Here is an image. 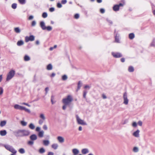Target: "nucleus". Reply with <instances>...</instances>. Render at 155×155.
Returning <instances> with one entry per match:
<instances>
[{
  "mask_svg": "<svg viewBox=\"0 0 155 155\" xmlns=\"http://www.w3.org/2000/svg\"><path fill=\"white\" fill-rule=\"evenodd\" d=\"M18 152L21 154H23L25 153V151L24 148H21L19 149Z\"/></svg>",
  "mask_w": 155,
  "mask_h": 155,
  "instance_id": "72a5a7b5",
  "label": "nucleus"
},
{
  "mask_svg": "<svg viewBox=\"0 0 155 155\" xmlns=\"http://www.w3.org/2000/svg\"><path fill=\"white\" fill-rule=\"evenodd\" d=\"M81 152L83 154H86L89 152V151L87 148H84L81 150Z\"/></svg>",
  "mask_w": 155,
  "mask_h": 155,
  "instance_id": "2eb2a0df",
  "label": "nucleus"
},
{
  "mask_svg": "<svg viewBox=\"0 0 155 155\" xmlns=\"http://www.w3.org/2000/svg\"><path fill=\"white\" fill-rule=\"evenodd\" d=\"M133 151L135 153L139 151L138 148L136 147H134L133 149Z\"/></svg>",
  "mask_w": 155,
  "mask_h": 155,
  "instance_id": "4c0bfd02",
  "label": "nucleus"
},
{
  "mask_svg": "<svg viewBox=\"0 0 155 155\" xmlns=\"http://www.w3.org/2000/svg\"><path fill=\"white\" fill-rule=\"evenodd\" d=\"M67 2V0H62L61 1V3L62 4L64 5Z\"/></svg>",
  "mask_w": 155,
  "mask_h": 155,
  "instance_id": "3c124183",
  "label": "nucleus"
},
{
  "mask_svg": "<svg viewBox=\"0 0 155 155\" xmlns=\"http://www.w3.org/2000/svg\"><path fill=\"white\" fill-rule=\"evenodd\" d=\"M35 38V36L33 35H30L29 36H26L25 37V41L26 42H28L29 41H33L34 40Z\"/></svg>",
  "mask_w": 155,
  "mask_h": 155,
  "instance_id": "1a4fd4ad",
  "label": "nucleus"
},
{
  "mask_svg": "<svg viewBox=\"0 0 155 155\" xmlns=\"http://www.w3.org/2000/svg\"><path fill=\"white\" fill-rule=\"evenodd\" d=\"M120 61L122 62H124L125 61V58H122L120 59Z\"/></svg>",
  "mask_w": 155,
  "mask_h": 155,
  "instance_id": "0e129e2a",
  "label": "nucleus"
},
{
  "mask_svg": "<svg viewBox=\"0 0 155 155\" xmlns=\"http://www.w3.org/2000/svg\"><path fill=\"white\" fill-rule=\"evenodd\" d=\"M43 128L45 130H47L48 129L47 126L45 124L44 125L43 127Z\"/></svg>",
  "mask_w": 155,
  "mask_h": 155,
  "instance_id": "864d4df0",
  "label": "nucleus"
},
{
  "mask_svg": "<svg viewBox=\"0 0 155 155\" xmlns=\"http://www.w3.org/2000/svg\"><path fill=\"white\" fill-rule=\"evenodd\" d=\"M19 3L21 5L25 4L26 3L25 0H18Z\"/></svg>",
  "mask_w": 155,
  "mask_h": 155,
  "instance_id": "e433bc0d",
  "label": "nucleus"
},
{
  "mask_svg": "<svg viewBox=\"0 0 155 155\" xmlns=\"http://www.w3.org/2000/svg\"><path fill=\"white\" fill-rule=\"evenodd\" d=\"M17 4L15 3H13L12 5V8L14 9H15L17 8Z\"/></svg>",
  "mask_w": 155,
  "mask_h": 155,
  "instance_id": "a19ab883",
  "label": "nucleus"
},
{
  "mask_svg": "<svg viewBox=\"0 0 155 155\" xmlns=\"http://www.w3.org/2000/svg\"><path fill=\"white\" fill-rule=\"evenodd\" d=\"M7 133L6 130H3L0 131V135L2 136H5Z\"/></svg>",
  "mask_w": 155,
  "mask_h": 155,
  "instance_id": "4468645a",
  "label": "nucleus"
},
{
  "mask_svg": "<svg viewBox=\"0 0 155 155\" xmlns=\"http://www.w3.org/2000/svg\"><path fill=\"white\" fill-rule=\"evenodd\" d=\"M40 26L41 29L44 30H47L48 31H51L52 30V27L50 26H46L45 22L43 21H41L40 22Z\"/></svg>",
  "mask_w": 155,
  "mask_h": 155,
  "instance_id": "f257e3e1",
  "label": "nucleus"
},
{
  "mask_svg": "<svg viewBox=\"0 0 155 155\" xmlns=\"http://www.w3.org/2000/svg\"><path fill=\"white\" fill-rule=\"evenodd\" d=\"M9 151L13 153H16L17 152V151L15 150V149L13 147H12V148L10 149Z\"/></svg>",
  "mask_w": 155,
  "mask_h": 155,
  "instance_id": "2f4dec72",
  "label": "nucleus"
},
{
  "mask_svg": "<svg viewBox=\"0 0 155 155\" xmlns=\"http://www.w3.org/2000/svg\"><path fill=\"white\" fill-rule=\"evenodd\" d=\"M49 10L50 12H53L54 11V8L53 7L50 8L49 9Z\"/></svg>",
  "mask_w": 155,
  "mask_h": 155,
  "instance_id": "5fc2aeb1",
  "label": "nucleus"
},
{
  "mask_svg": "<svg viewBox=\"0 0 155 155\" xmlns=\"http://www.w3.org/2000/svg\"><path fill=\"white\" fill-rule=\"evenodd\" d=\"M0 95L2 94L3 92V88L2 87H0Z\"/></svg>",
  "mask_w": 155,
  "mask_h": 155,
  "instance_id": "4d7b16f0",
  "label": "nucleus"
},
{
  "mask_svg": "<svg viewBox=\"0 0 155 155\" xmlns=\"http://www.w3.org/2000/svg\"><path fill=\"white\" fill-rule=\"evenodd\" d=\"M38 152L42 154L45 152V150L43 147H41L39 149Z\"/></svg>",
  "mask_w": 155,
  "mask_h": 155,
  "instance_id": "393cba45",
  "label": "nucleus"
},
{
  "mask_svg": "<svg viewBox=\"0 0 155 155\" xmlns=\"http://www.w3.org/2000/svg\"><path fill=\"white\" fill-rule=\"evenodd\" d=\"M28 127L31 130H34L35 127L34 125L32 123H31L28 125Z\"/></svg>",
  "mask_w": 155,
  "mask_h": 155,
  "instance_id": "a878e982",
  "label": "nucleus"
},
{
  "mask_svg": "<svg viewBox=\"0 0 155 155\" xmlns=\"http://www.w3.org/2000/svg\"><path fill=\"white\" fill-rule=\"evenodd\" d=\"M23 110H25L26 112H27L28 113H30V110L28 109H27V108H26L25 107H23Z\"/></svg>",
  "mask_w": 155,
  "mask_h": 155,
  "instance_id": "c03bdc74",
  "label": "nucleus"
},
{
  "mask_svg": "<svg viewBox=\"0 0 155 155\" xmlns=\"http://www.w3.org/2000/svg\"><path fill=\"white\" fill-rule=\"evenodd\" d=\"M40 117L43 120H44L45 119L44 114H40Z\"/></svg>",
  "mask_w": 155,
  "mask_h": 155,
  "instance_id": "37998d69",
  "label": "nucleus"
},
{
  "mask_svg": "<svg viewBox=\"0 0 155 155\" xmlns=\"http://www.w3.org/2000/svg\"><path fill=\"white\" fill-rule=\"evenodd\" d=\"M43 120L42 119H40L38 121V123L40 124L41 125L42 124L43 122Z\"/></svg>",
  "mask_w": 155,
  "mask_h": 155,
  "instance_id": "6e6d98bb",
  "label": "nucleus"
},
{
  "mask_svg": "<svg viewBox=\"0 0 155 155\" xmlns=\"http://www.w3.org/2000/svg\"><path fill=\"white\" fill-rule=\"evenodd\" d=\"M132 126L134 127H136L137 126V123L135 122H134L132 123Z\"/></svg>",
  "mask_w": 155,
  "mask_h": 155,
  "instance_id": "603ef678",
  "label": "nucleus"
},
{
  "mask_svg": "<svg viewBox=\"0 0 155 155\" xmlns=\"http://www.w3.org/2000/svg\"><path fill=\"white\" fill-rule=\"evenodd\" d=\"M34 141L32 140H29L27 144L28 145L30 146H31L34 144Z\"/></svg>",
  "mask_w": 155,
  "mask_h": 155,
  "instance_id": "c9c22d12",
  "label": "nucleus"
},
{
  "mask_svg": "<svg viewBox=\"0 0 155 155\" xmlns=\"http://www.w3.org/2000/svg\"><path fill=\"white\" fill-rule=\"evenodd\" d=\"M21 130L22 137L28 136L30 134V132L28 130H26L25 129Z\"/></svg>",
  "mask_w": 155,
  "mask_h": 155,
  "instance_id": "6e6552de",
  "label": "nucleus"
},
{
  "mask_svg": "<svg viewBox=\"0 0 155 155\" xmlns=\"http://www.w3.org/2000/svg\"><path fill=\"white\" fill-rule=\"evenodd\" d=\"M43 143L44 145L45 146H48L49 143V141L48 140H44L43 141Z\"/></svg>",
  "mask_w": 155,
  "mask_h": 155,
  "instance_id": "412c9836",
  "label": "nucleus"
},
{
  "mask_svg": "<svg viewBox=\"0 0 155 155\" xmlns=\"http://www.w3.org/2000/svg\"><path fill=\"white\" fill-rule=\"evenodd\" d=\"M128 70L129 72H132L134 71V68L132 66H129L128 67Z\"/></svg>",
  "mask_w": 155,
  "mask_h": 155,
  "instance_id": "b1692460",
  "label": "nucleus"
},
{
  "mask_svg": "<svg viewBox=\"0 0 155 155\" xmlns=\"http://www.w3.org/2000/svg\"><path fill=\"white\" fill-rule=\"evenodd\" d=\"M90 88V87L88 85H86L84 87V88L85 89L88 88V89H89Z\"/></svg>",
  "mask_w": 155,
  "mask_h": 155,
  "instance_id": "69168bd1",
  "label": "nucleus"
},
{
  "mask_svg": "<svg viewBox=\"0 0 155 155\" xmlns=\"http://www.w3.org/2000/svg\"><path fill=\"white\" fill-rule=\"evenodd\" d=\"M20 124L23 126H25L27 125V122L24 120H21L20 121Z\"/></svg>",
  "mask_w": 155,
  "mask_h": 155,
  "instance_id": "473e14b6",
  "label": "nucleus"
},
{
  "mask_svg": "<svg viewBox=\"0 0 155 155\" xmlns=\"http://www.w3.org/2000/svg\"><path fill=\"white\" fill-rule=\"evenodd\" d=\"M24 44V42L22 40H20L18 41L17 42V45L18 46H21L22 45H23Z\"/></svg>",
  "mask_w": 155,
  "mask_h": 155,
  "instance_id": "5701e85b",
  "label": "nucleus"
},
{
  "mask_svg": "<svg viewBox=\"0 0 155 155\" xmlns=\"http://www.w3.org/2000/svg\"><path fill=\"white\" fill-rule=\"evenodd\" d=\"M58 145L56 143H54L53 144L52 146V147L55 150L57 149L58 147Z\"/></svg>",
  "mask_w": 155,
  "mask_h": 155,
  "instance_id": "f704fd0d",
  "label": "nucleus"
},
{
  "mask_svg": "<svg viewBox=\"0 0 155 155\" xmlns=\"http://www.w3.org/2000/svg\"><path fill=\"white\" fill-rule=\"evenodd\" d=\"M82 85V83L81 81H79L78 84V87L77 91H78L80 89V88L81 87Z\"/></svg>",
  "mask_w": 155,
  "mask_h": 155,
  "instance_id": "4be33fe9",
  "label": "nucleus"
},
{
  "mask_svg": "<svg viewBox=\"0 0 155 155\" xmlns=\"http://www.w3.org/2000/svg\"><path fill=\"white\" fill-rule=\"evenodd\" d=\"M15 31L17 33H20L21 32V30L19 27H16L14 28Z\"/></svg>",
  "mask_w": 155,
  "mask_h": 155,
  "instance_id": "7c9ffc66",
  "label": "nucleus"
},
{
  "mask_svg": "<svg viewBox=\"0 0 155 155\" xmlns=\"http://www.w3.org/2000/svg\"><path fill=\"white\" fill-rule=\"evenodd\" d=\"M72 151L73 154L75 153L77 154H78L79 153V150L78 149L76 148L73 149L72 150Z\"/></svg>",
  "mask_w": 155,
  "mask_h": 155,
  "instance_id": "cd10ccee",
  "label": "nucleus"
},
{
  "mask_svg": "<svg viewBox=\"0 0 155 155\" xmlns=\"http://www.w3.org/2000/svg\"><path fill=\"white\" fill-rule=\"evenodd\" d=\"M65 105L64 104V105L63 107H62V109L63 110H65L66 108V105Z\"/></svg>",
  "mask_w": 155,
  "mask_h": 155,
  "instance_id": "e2e57ef3",
  "label": "nucleus"
},
{
  "mask_svg": "<svg viewBox=\"0 0 155 155\" xmlns=\"http://www.w3.org/2000/svg\"><path fill=\"white\" fill-rule=\"evenodd\" d=\"M57 139L59 142L60 143H62L64 141V139L63 137L61 136H58L57 137Z\"/></svg>",
  "mask_w": 155,
  "mask_h": 155,
  "instance_id": "dca6fc26",
  "label": "nucleus"
},
{
  "mask_svg": "<svg viewBox=\"0 0 155 155\" xmlns=\"http://www.w3.org/2000/svg\"><path fill=\"white\" fill-rule=\"evenodd\" d=\"M14 107L16 109L22 110H23L24 107L21 106L18 104H15L14 105Z\"/></svg>",
  "mask_w": 155,
  "mask_h": 155,
  "instance_id": "f8f14e48",
  "label": "nucleus"
},
{
  "mask_svg": "<svg viewBox=\"0 0 155 155\" xmlns=\"http://www.w3.org/2000/svg\"><path fill=\"white\" fill-rule=\"evenodd\" d=\"M135 35L133 33H130L129 35V38L130 39H132L134 38Z\"/></svg>",
  "mask_w": 155,
  "mask_h": 155,
  "instance_id": "c756f323",
  "label": "nucleus"
},
{
  "mask_svg": "<svg viewBox=\"0 0 155 155\" xmlns=\"http://www.w3.org/2000/svg\"><path fill=\"white\" fill-rule=\"evenodd\" d=\"M36 25V22L35 21H33L32 22L31 25L32 26H34Z\"/></svg>",
  "mask_w": 155,
  "mask_h": 155,
  "instance_id": "de8ad7c7",
  "label": "nucleus"
},
{
  "mask_svg": "<svg viewBox=\"0 0 155 155\" xmlns=\"http://www.w3.org/2000/svg\"><path fill=\"white\" fill-rule=\"evenodd\" d=\"M44 131L43 130H41L38 132V136L40 138L42 137L43 136Z\"/></svg>",
  "mask_w": 155,
  "mask_h": 155,
  "instance_id": "aec40b11",
  "label": "nucleus"
},
{
  "mask_svg": "<svg viewBox=\"0 0 155 155\" xmlns=\"http://www.w3.org/2000/svg\"><path fill=\"white\" fill-rule=\"evenodd\" d=\"M33 18L34 17L32 15H30L28 17V19L29 20H31L33 19Z\"/></svg>",
  "mask_w": 155,
  "mask_h": 155,
  "instance_id": "052dcab7",
  "label": "nucleus"
},
{
  "mask_svg": "<svg viewBox=\"0 0 155 155\" xmlns=\"http://www.w3.org/2000/svg\"><path fill=\"white\" fill-rule=\"evenodd\" d=\"M68 78V77L67 75L64 74L62 77V79L63 81H65Z\"/></svg>",
  "mask_w": 155,
  "mask_h": 155,
  "instance_id": "58836bf2",
  "label": "nucleus"
},
{
  "mask_svg": "<svg viewBox=\"0 0 155 155\" xmlns=\"http://www.w3.org/2000/svg\"><path fill=\"white\" fill-rule=\"evenodd\" d=\"M7 121L5 120H1L0 123V126L1 127L4 126L6 124Z\"/></svg>",
  "mask_w": 155,
  "mask_h": 155,
  "instance_id": "6ab92c4d",
  "label": "nucleus"
},
{
  "mask_svg": "<svg viewBox=\"0 0 155 155\" xmlns=\"http://www.w3.org/2000/svg\"><path fill=\"white\" fill-rule=\"evenodd\" d=\"M140 130H137L136 131L134 132L133 133V135L134 137H139V133Z\"/></svg>",
  "mask_w": 155,
  "mask_h": 155,
  "instance_id": "f3484780",
  "label": "nucleus"
},
{
  "mask_svg": "<svg viewBox=\"0 0 155 155\" xmlns=\"http://www.w3.org/2000/svg\"><path fill=\"white\" fill-rule=\"evenodd\" d=\"M41 128L40 127H37L35 129V131L36 132H39V131H40L41 130H40Z\"/></svg>",
  "mask_w": 155,
  "mask_h": 155,
  "instance_id": "8fccbe9b",
  "label": "nucleus"
},
{
  "mask_svg": "<svg viewBox=\"0 0 155 155\" xmlns=\"http://www.w3.org/2000/svg\"><path fill=\"white\" fill-rule=\"evenodd\" d=\"M123 99L124 100V103L126 105H127L128 103V100L127 98V93L125 92L123 95Z\"/></svg>",
  "mask_w": 155,
  "mask_h": 155,
  "instance_id": "9b49d317",
  "label": "nucleus"
},
{
  "mask_svg": "<svg viewBox=\"0 0 155 155\" xmlns=\"http://www.w3.org/2000/svg\"><path fill=\"white\" fill-rule=\"evenodd\" d=\"M49 90V88L48 87H46L45 88V91L46 93H47L48 91Z\"/></svg>",
  "mask_w": 155,
  "mask_h": 155,
  "instance_id": "774afa93",
  "label": "nucleus"
},
{
  "mask_svg": "<svg viewBox=\"0 0 155 155\" xmlns=\"http://www.w3.org/2000/svg\"><path fill=\"white\" fill-rule=\"evenodd\" d=\"M54 154L53 153L51 152H48L47 155H54Z\"/></svg>",
  "mask_w": 155,
  "mask_h": 155,
  "instance_id": "680f3d73",
  "label": "nucleus"
},
{
  "mask_svg": "<svg viewBox=\"0 0 155 155\" xmlns=\"http://www.w3.org/2000/svg\"><path fill=\"white\" fill-rule=\"evenodd\" d=\"M76 117L77 119V121L78 123L79 124H81L82 125H87V123L84 122L83 120L81 119L79 117L78 115H76Z\"/></svg>",
  "mask_w": 155,
  "mask_h": 155,
  "instance_id": "423d86ee",
  "label": "nucleus"
},
{
  "mask_svg": "<svg viewBox=\"0 0 155 155\" xmlns=\"http://www.w3.org/2000/svg\"><path fill=\"white\" fill-rule=\"evenodd\" d=\"M57 6L58 8H60L62 7V5H61V3L60 2H59L57 3Z\"/></svg>",
  "mask_w": 155,
  "mask_h": 155,
  "instance_id": "49530a36",
  "label": "nucleus"
},
{
  "mask_svg": "<svg viewBox=\"0 0 155 155\" xmlns=\"http://www.w3.org/2000/svg\"><path fill=\"white\" fill-rule=\"evenodd\" d=\"M4 147L7 150L9 151L10 150V149L12 148V146H11L8 144H4Z\"/></svg>",
  "mask_w": 155,
  "mask_h": 155,
  "instance_id": "a211bd4d",
  "label": "nucleus"
},
{
  "mask_svg": "<svg viewBox=\"0 0 155 155\" xmlns=\"http://www.w3.org/2000/svg\"><path fill=\"white\" fill-rule=\"evenodd\" d=\"M111 54L115 58H120L122 57V54L119 52H112Z\"/></svg>",
  "mask_w": 155,
  "mask_h": 155,
  "instance_id": "9d476101",
  "label": "nucleus"
},
{
  "mask_svg": "<svg viewBox=\"0 0 155 155\" xmlns=\"http://www.w3.org/2000/svg\"><path fill=\"white\" fill-rule=\"evenodd\" d=\"M100 12L101 13L103 14L105 12V10L104 8H101L100 9Z\"/></svg>",
  "mask_w": 155,
  "mask_h": 155,
  "instance_id": "09e8293b",
  "label": "nucleus"
},
{
  "mask_svg": "<svg viewBox=\"0 0 155 155\" xmlns=\"http://www.w3.org/2000/svg\"><path fill=\"white\" fill-rule=\"evenodd\" d=\"M42 17L44 18H46L48 16V14L47 12H43L42 15Z\"/></svg>",
  "mask_w": 155,
  "mask_h": 155,
  "instance_id": "ea45409f",
  "label": "nucleus"
},
{
  "mask_svg": "<svg viewBox=\"0 0 155 155\" xmlns=\"http://www.w3.org/2000/svg\"><path fill=\"white\" fill-rule=\"evenodd\" d=\"M55 75V74L54 73H53L51 74L50 75V77H53Z\"/></svg>",
  "mask_w": 155,
  "mask_h": 155,
  "instance_id": "338daca9",
  "label": "nucleus"
},
{
  "mask_svg": "<svg viewBox=\"0 0 155 155\" xmlns=\"http://www.w3.org/2000/svg\"><path fill=\"white\" fill-rule=\"evenodd\" d=\"M30 60V57L27 55H25L24 57V60L25 61H28Z\"/></svg>",
  "mask_w": 155,
  "mask_h": 155,
  "instance_id": "bb28decb",
  "label": "nucleus"
},
{
  "mask_svg": "<svg viewBox=\"0 0 155 155\" xmlns=\"http://www.w3.org/2000/svg\"><path fill=\"white\" fill-rule=\"evenodd\" d=\"M106 20L110 24H113L112 21L111 20H109L108 18H106Z\"/></svg>",
  "mask_w": 155,
  "mask_h": 155,
  "instance_id": "13d9d810",
  "label": "nucleus"
},
{
  "mask_svg": "<svg viewBox=\"0 0 155 155\" xmlns=\"http://www.w3.org/2000/svg\"><path fill=\"white\" fill-rule=\"evenodd\" d=\"M87 93V91L85 90H84L83 91V97L84 98L86 99V94Z\"/></svg>",
  "mask_w": 155,
  "mask_h": 155,
  "instance_id": "79ce46f5",
  "label": "nucleus"
},
{
  "mask_svg": "<svg viewBox=\"0 0 155 155\" xmlns=\"http://www.w3.org/2000/svg\"><path fill=\"white\" fill-rule=\"evenodd\" d=\"M47 69L48 70H51L52 69V66L51 64H48L47 66Z\"/></svg>",
  "mask_w": 155,
  "mask_h": 155,
  "instance_id": "c85d7f7f",
  "label": "nucleus"
},
{
  "mask_svg": "<svg viewBox=\"0 0 155 155\" xmlns=\"http://www.w3.org/2000/svg\"><path fill=\"white\" fill-rule=\"evenodd\" d=\"M14 135L16 137H22L21 130H18L13 132Z\"/></svg>",
  "mask_w": 155,
  "mask_h": 155,
  "instance_id": "0eeeda50",
  "label": "nucleus"
},
{
  "mask_svg": "<svg viewBox=\"0 0 155 155\" xmlns=\"http://www.w3.org/2000/svg\"><path fill=\"white\" fill-rule=\"evenodd\" d=\"M74 17L75 19H78L79 17V15L78 13L74 15Z\"/></svg>",
  "mask_w": 155,
  "mask_h": 155,
  "instance_id": "a18cd8bd",
  "label": "nucleus"
},
{
  "mask_svg": "<svg viewBox=\"0 0 155 155\" xmlns=\"http://www.w3.org/2000/svg\"><path fill=\"white\" fill-rule=\"evenodd\" d=\"M73 100L71 96L70 95H68L67 97L62 100V102L65 105H68Z\"/></svg>",
  "mask_w": 155,
  "mask_h": 155,
  "instance_id": "f03ea898",
  "label": "nucleus"
},
{
  "mask_svg": "<svg viewBox=\"0 0 155 155\" xmlns=\"http://www.w3.org/2000/svg\"><path fill=\"white\" fill-rule=\"evenodd\" d=\"M30 139L34 141L37 139V137L35 134H32L30 136Z\"/></svg>",
  "mask_w": 155,
  "mask_h": 155,
  "instance_id": "ddd939ff",
  "label": "nucleus"
},
{
  "mask_svg": "<svg viewBox=\"0 0 155 155\" xmlns=\"http://www.w3.org/2000/svg\"><path fill=\"white\" fill-rule=\"evenodd\" d=\"M123 6L124 4L121 3L119 4L115 5L113 7V9L115 12L118 11L119 10L120 7L121 6L123 7Z\"/></svg>",
  "mask_w": 155,
  "mask_h": 155,
  "instance_id": "39448f33",
  "label": "nucleus"
},
{
  "mask_svg": "<svg viewBox=\"0 0 155 155\" xmlns=\"http://www.w3.org/2000/svg\"><path fill=\"white\" fill-rule=\"evenodd\" d=\"M15 71L13 70H12L9 71L7 75L6 80L9 81L14 76Z\"/></svg>",
  "mask_w": 155,
  "mask_h": 155,
  "instance_id": "7ed1b4c3",
  "label": "nucleus"
},
{
  "mask_svg": "<svg viewBox=\"0 0 155 155\" xmlns=\"http://www.w3.org/2000/svg\"><path fill=\"white\" fill-rule=\"evenodd\" d=\"M114 35L115 38V42L117 43H120V34L118 33L117 31H116V29H115L114 30Z\"/></svg>",
  "mask_w": 155,
  "mask_h": 155,
  "instance_id": "20e7f679",
  "label": "nucleus"
},
{
  "mask_svg": "<svg viewBox=\"0 0 155 155\" xmlns=\"http://www.w3.org/2000/svg\"><path fill=\"white\" fill-rule=\"evenodd\" d=\"M138 124L140 126H141L142 125V122L141 121H140V120L138 122Z\"/></svg>",
  "mask_w": 155,
  "mask_h": 155,
  "instance_id": "bf43d9fd",
  "label": "nucleus"
}]
</instances>
